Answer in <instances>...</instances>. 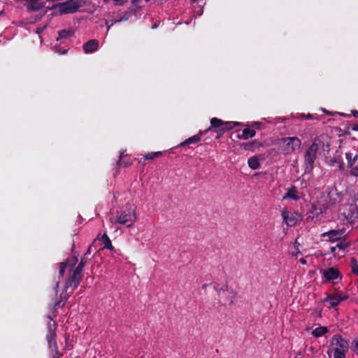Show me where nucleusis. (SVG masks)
I'll list each match as a JSON object with an SVG mask.
<instances>
[{
  "label": "nucleus",
  "instance_id": "obj_1",
  "mask_svg": "<svg viewBox=\"0 0 358 358\" xmlns=\"http://www.w3.org/2000/svg\"><path fill=\"white\" fill-rule=\"evenodd\" d=\"M278 149L284 155H289L301 148V141L296 136L278 139Z\"/></svg>",
  "mask_w": 358,
  "mask_h": 358
},
{
  "label": "nucleus",
  "instance_id": "obj_2",
  "mask_svg": "<svg viewBox=\"0 0 358 358\" xmlns=\"http://www.w3.org/2000/svg\"><path fill=\"white\" fill-rule=\"evenodd\" d=\"M332 196H320L315 201L311 204V208L308 211L307 219L313 221L315 219H318L320 216L325 213L329 208L327 204V199L329 198L331 201Z\"/></svg>",
  "mask_w": 358,
  "mask_h": 358
},
{
  "label": "nucleus",
  "instance_id": "obj_3",
  "mask_svg": "<svg viewBox=\"0 0 358 358\" xmlns=\"http://www.w3.org/2000/svg\"><path fill=\"white\" fill-rule=\"evenodd\" d=\"M320 139L316 138L313 140L312 144L306 150L304 154V167L305 172H311L314 167L315 160L317 157V153L319 149Z\"/></svg>",
  "mask_w": 358,
  "mask_h": 358
},
{
  "label": "nucleus",
  "instance_id": "obj_4",
  "mask_svg": "<svg viewBox=\"0 0 358 358\" xmlns=\"http://www.w3.org/2000/svg\"><path fill=\"white\" fill-rule=\"evenodd\" d=\"M80 6V3L78 0H69L57 5L55 9L62 15L75 13Z\"/></svg>",
  "mask_w": 358,
  "mask_h": 358
},
{
  "label": "nucleus",
  "instance_id": "obj_5",
  "mask_svg": "<svg viewBox=\"0 0 358 358\" xmlns=\"http://www.w3.org/2000/svg\"><path fill=\"white\" fill-rule=\"evenodd\" d=\"M136 220L135 213L132 210L123 211L112 220L114 223L127 224L128 227H131Z\"/></svg>",
  "mask_w": 358,
  "mask_h": 358
},
{
  "label": "nucleus",
  "instance_id": "obj_6",
  "mask_svg": "<svg viewBox=\"0 0 358 358\" xmlns=\"http://www.w3.org/2000/svg\"><path fill=\"white\" fill-rule=\"evenodd\" d=\"M345 233V229H337V230H330L327 232L323 233L322 236L326 238V241L330 242H335L339 241L342 236Z\"/></svg>",
  "mask_w": 358,
  "mask_h": 358
},
{
  "label": "nucleus",
  "instance_id": "obj_7",
  "mask_svg": "<svg viewBox=\"0 0 358 358\" xmlns=\"http://www.w3.org/2000/svg\"><path fill=\"white\" fill-rule=\"evenodd\" d=\"M331 344L335 346L334 349H338L339 351L347 352L348 350V342L340 336H334Z\"/></svg>",
  "mask_w": 358,
  "mask_h": 358
},
{
  "label": "nucleus",
  "instance_id": "obj_8",
  "mask_svg": "<svg viewBox=\"0 0 358 358\" xmlns=\"http://www.w3.org/2000/svg\"><path fill=\"white\" fill-rule=\"evenodd\" d=\"M282 217L283 219V222L289 227L294 226L298 220L297 213H292L289 212L286 208L283 209L282 211Z\"/></svg>",
  "mask_w": 358,
  "mask_h": 358
},
{
  "label": "nucleus",
  "instance_id": "obj_9",
  "mask_svg": "<svg viewBox=\"0 0 358 358\" xmlns=\"http://www.w3.org/2000/svg\"><path fill=\"white\" fill-rule=\"evenodd\" d=\"M219 295L221 299L223 300L224 305H231L233 303L236 296V293L233 291L228 289H221L219 291Z\"/></svg>",
  "mask_w": 358,
  "mask_h": 358
},
{
  "label": "nucleus",
  "instance_id": "obj_10",
  "mask_svg": "<svg viewBox=\"0 0 358 358\" xmlns=\"http://www.w3.org/2000/svg\"><path fill=\"white\" fill-rule=\"evenodd\" d=\"M320 272L326 281L333 280L338 278H341L339 271L334 267H331L326 270H321Z\"/></svg>",
  "mask_w": 358,
  "mask_h": 358
},
{
  "label": "nucleus",
  "instance_id": "obj_11",
  "mask_svg": "<svg viewBox=\"0 0 358 358\" xmlns=\"http://www.w3.org/2000/svg\"><path fill=\"white\" fill-rule=\"evenodd\" d=\"M81 278L82 272L75 269L66 284V288L67 289L69 287H73V289H75L79 285Z\"/></svg>",
  "mask_w": 358,
  "mask_h": 358
},
{
  "label": "nucleus",
  "instance_id": "obj_12",
  "mask_svg": "<svg viewBox=\"0 0 358 358\" xmlns=\"http://www.w3.org/2000/svg\"><path fill=\"white\" fill-rule=\"evenodd\" d=\"M49 329H50V331H49L48 334L47 335V339H48L49 348L55 352V354L54 355V357H55V355H58L59 353H58L57 343L55 341V334L52 330V324L50 323L49 324Z\"/></svg>",
  "mask_w": 358,
  "mask_h": 358
},
{
  "label": "nucleus",
  "instance_id": "obj_13",
  "mask_svg": "<svg viewBox=\"0 0 358 358\" xmlns=\"http://www.w3.org/2000/svg\"><path fill=\"white\" fill-rule=\"evenodd\" d=\"M99 41L96 39L90 40L83 45L85 53L90 54L95 52L98 49Z\"/></svg>",
  "mask_w": 358,
  "mask_h": 358
},
{
  "label": "nucleus",
  "instance_id": "obj_14",
  "mask_svg": "<svg viewBox=\"0 0 358 358\" xmlns=\"http://www.w3.org/2000/svg\"><path fill=\"white\" fill-rule=\"evenodd\" d=\"M347 298V295L342 296L338 293H336L332 296H328L327 298L325 299V301H329L332 307H336L341 301L346 299Z\"/></svg>",
  "mask_w": 358,
  "mask_h": 358
},
{
  "label": "nucleus",
  "instance_id": "obj_15",
  "mask_svg": "<svg viewBox=\"0 0 358 358\" xmlns=\"http://www.w3.org/2000/svg\"><path fill=\"white\" fill-rule=\"evenodd\" d=\"M292 199L294 201H298L300 199V196H299L298 191L296 190L295 187H292V188L289 189L285 194V195L283 196L282 199Z\"/></svg>",
  "mask_w": 358,
  "mask_h": 358
},
{
  "label": "nucleus",
  "instance_id": "obj_16",
  "mask_svg": "<svg viewBox=\"0 0 358 358\" xmlns=\"http://www.w3.org/2000/svg\"><path fill=\"white\" fill-rule=\"evenodd\" d=\"M210 124H211L212 127H216V128L220 127V126L224 125V127L223 128V129H229L232 128V127H231V126L228 127V125L231 124V123H229V122L224 123L221 120L217 119L216 117H213L211 119Z\"/></svg>",
  "mask_w": 358,
  "mask_h": 358
},
{
  "label": "nucleus",
  "instance_id": "obj_17",
  "mask_svg": "<svg viewBox=\"0 0 358 358\" xmlns=\"http://www.w3.org/2000/svg\"><path fill=\"white\" fill-rule=\"evenodd\" d=\"M74 34V31L73 29H63V30H61L59 32V36L57 38V41H62V40H66L68 38L72 36Z\"/></svg>",
  "mask_w": 358,
  "mask_h": 358
},
{
  "label": "nucleus",
  "instance_id": "obj_18",
  "mask_svg": "<svg viewBox=\"0 0 358 358\" xmlns=\"http://www.w3.org/2000/svg\"><path fill=\"white\" fill-rule=\"evenodd\" d=\"M328 331V329L325 327H319L315 328L312 331V335L315 338H319L322 336L324 334H325Z\"/></svg>",
  "mask_w": 358,
  "mask_h": 358
},
{
  "label": "nucleus",
  "instance_id": "obj_19",
  "mask_svg": "<svg viewBox=\"0 0 358 358\" xmlns=\"http://www.w3.org/2000/svg\"><path fill=\"white\" fill-rule=\"evenodd\" d=\"M248 166L252 169H257L260 166L259 159L256 156L250 157L248 160Z\"/></svg>",
  "mask_w": 358,
  "mask_h": 358
},
{
  "label": "nucleus",
  "instance_id": "obj_20",
  "mask_svg": "<svg viewBox=\"0 0 358 358\" xmlns=\"http://www.w3.org/2000/svg\"><path fill=\"white\" fill-rule=\"evenodd\" d=\"M200 140H201L200 134L194 135V136L186 139L182 143H181L180 146H185L188 144L195 143L199 142Z\"/></svg>",
  "mask_w": 358,
  "mask_h": 358
},
{
  "label": "nucleus",
  "instance_id": "obj_21",
  "mask_svg": "<svg viewBox=\"0 0 358 358\" xmlns=\"http://www.w3.org/2000/svg\"><path fill=\"white\" fill-rule=\"evenodd\" d=\"M255 131L250 128H245L242 131V138L243 139H248L252 138L255 135Z\"/></svg>",
  "mask_w": 358,
  "mask_h": 358
},
{
  "label": "nucleus",
  "instance_id": "obj_22",
  "mask_svg": "<svg viewBox=\"0 0 358 358\" xmlns=\"http://www.w3.org/2000/svg\"><path fill=\"white\" fill-rule=\"evenodd\" d=\"M345 157L348 161V165L350 167H354L353 165L356 162L358 155H355V157H352V154L350 152L345 153Z\"/></svg>",
  "mask_w": 358,
  "mask_h": 358
},
{
  "label": "nucleus",
  "instance_id": "obj_23",
  "mask_svg": "<svg viewBox=\"0 0 358 358\" xmlns=\"http://www.w3.org/2000/svg\"><path fill=\"white\" fill-rule=\"evenodd\" d=\"M101 241H103V243L104 244V248L109 249L110 250H113V247L112 245L111 241L106 234H103V236L101 237Z\"/></svg>",
  "mask_w": 358,
  "mask_h": 358
},
{
  "label": "nucleus",
  "instance_id": "obj_24",
  "mask_svg": "<svg viewBox=\"0 0 358 358\" xmlns=\"http://www.w3.org/2000/svg\"><path fill=\"white\" fill-rule=\"evenodd\" d=\"M321 196H332L331 201H330L329 198L327 199V204H328L329 206H331V205L335 204L338 201V196H337V194L336 193L331 192V193H329L328 194H322Z\"/></svg>",
  "mask_w": 358,
  "mask_h": 358
},
{
  "label": "nucleus",
  "instance_id": "obj_25",
  "mask_svg": "<svg viewBox=\"0 0 358 358\" xmlns=\"http://www.w3.org/2000/svg\"><path fill=\"white\" fill-rule=\"evenodd\" d=\"M91 248V246H90L87 252L85 254V256H86L87 254L90 253V250ZM87 262V259L85 257H83L80 260V264H78V266L76 267V270H78V271H80V272H83V268Z\"/></svg>",
  "mask_w": 358,
  "mask_h": 358
},
{
  "label": "nucleus",
  "instance_id": "obj_26",
  "mask_svg": "<svg viewBox=\"0 0 358 358\" xmlns=\"http://www.w3.org/2000/svg\"><path fill=\"white\" fill-rule=\"evenodd\" d=\"M352 271L354 274L358 275V264L355 258L351 259Z\"/></svg>",
  "mask_w": 358,
  "mask_h": 358
},
{
  "label": "nucleus",
  "instance_id": "obj_27",
  "mask_svg": "<svg viewBox=\"0 0 358 358\" xmlns=\"http://www.w3.org/2000/svg\"><path fill=\"white\" fill-rule=\"evenodd\" d=\"M347 352H342L338 349H334V358H345Z\"/></svg>",
  "mask_w": 358,
  "mask_h": 358
},
{
  "label": "nucleus",
  "instance_id": "obj_28",
  "mask_svg": "<svg viewBox=\"0 0 358 358\" xmlns=\"http://www.w3.org/2000/svg\"><path fill=\"white\" fill-rule=\"evenodd\" d=\"M161 155H162L161 152H155L148 153L145 156V159H154L155 157H157L160 156Z\"/></svg>",
  "mask_w": 358,
  "mask_h": 358
},
{
  "label": "nucleus",
  "instance_id": "obj_29",
  "mask_svg": "<svg viewBox=\"0 0 358 358\" xmlns=\"http://www.w3.org/2000/svg\"><path fill=\"white\" fill-rule=\"evenodd\" d=\"M349 245V243L345 242V241H340L337 245L336 247L339 248L340 250H344Z\"/></svg>",
  "mask_w": 358,
  "mask_h": 358
},
{
  "label": "nucleus",
  "instance_id": "obj_30",
  "mask_svg": "<svg viewBox=\"0 0 358 358\" xmlns=\"http://www.w3.org/2000/svg\"><path fill=\"white\" fill-rule=\"evenodd\" d=\"M66 268V263L62 262L59 264V275L62 277Z\"/></svg>",
  "mask_w": 358,
  "mask_h": 358
},
{
  "label": "nucleus",
  "instance_id": "obj_31",
  "mask_svg": "<svg viewBox=\"0 0 358 358\" xmlns=\"http://www.w3.org/2000/svg\"><path fill=\"white\" fill-rule=\"evenodd\" d=\"M350 174L353 176L358 177V165L351 169Z\"/></svg>",
  "mask_w": 358,
  "mask_h": 358
},
{
  "label": "nucleus",
  "instance_id": "obj_32",
  "mask_svg": "<svg viewBox=\"0 0 358 358\" xmlns=\"http://www.w3.org/2000/svg\"><path fill=\"white\" fill-rule=\"evenodd\" d=\"M114 1H115L116 4L117 5H122L123 3H124L127 0H113Z\"/></svg>",
  "mask_w": 358,
  "mask_h": 358
},
{
  "label": "nucleus",
  "instance_id": "obj_33",
  "mask_svg": "<svg viewBox=\"0 0 358 358\" xmlns=\"http://www.w3.org/2000/svg\"><path fill=\"white\" fill-rule=\"evenodd\" d=\"M44 29V27H38L37 28V30H36V33L37 34H40L41 32H42Z\"/></svg>",
  "mask_w": 358,
  "mask_h": 358
},
{
  "label": "nucleus",
  "instance_id": "obj_34",
  "mask_svg": "<svg viewBox=\"0 0 358 358\" xmlns=\"http://www.w3.org/2000/svg\"><path fill=\"white\" fill-rule=\"evenodd\" d=\"M336 248H337L336 245V246H332V247L331 248V252L332 253L335 252V251H336Z\"/></svg>",
  "mask_w": 358,
  "mask_h": 358
},
{
  "label": "nucleus",
  "instance_id": "obj_35",
  "mask_svg": "<svg viewBox=\"0 0 358 358\" xmlns=\"http://www.w3.org/2000/svg\"><path fill=\"white\" fill-rule=\"evenodd\" d=\"M354 343H355V347L357 348V350L358 352V338L354 341Z\"/></svg>",
  "mask_w": 358,
  "mask_h": 358
},
{
  "label": "nucleus",
  "instance_id": "obj_36",
  "mask_svg": "<svg viewBox=\"0 0 358 358\" xmlns=\"http://www.w3.org/2000/svg\"><path fill=\"white\" fill-rule=\"evenodd\" d=\"M300 262L302 264H306V260L303 258H301L300 259Z\"/></svg>",
  "mask_w": 358,
  "mask_h": 358
},
{
  "label": "nucleus",
  "instance_id": "obj_37",
  "mask_svg": "<svg viewBox=\"0 0 358 358\" xmlns=\"http://www.w3.org/2000/svg\"><path fill=\"white\" fill-rule=\"evenodd\" d=\"M56 52H59V54L64 55L66 52V50H64L62 52H59L58 50H56Z\"/></svg>",
  "mask_w": 358,
  "mask_h": 358
},
{
  "label": "nucleus",
  "instance_id": "obj_38",
  "mask_svg": "<svg viewBox=\"0 0 358 358\" xmlns=\"http://www.w3.org/2000/svg\"><path fill=\"white\" fill-rule=\"evenodd\" d=\"M106 24L107 25V31H108V30L110 29V25H108V22L106 21Z\"/></svg>",
  "mask_w": 358,
  "mask_h": 358
},
{
  "label": "nucleus",
  "instance_id": "obj_39",
  "mask_svg": "<svg viewBox=\"0 0 358 358\" xmlns=\"http://www.w3.org/2000/svg\"><path fill=\"white\" fill-rule=\"evenodd\" d=\"M355 210H358V209H357V208H355H355H353L351 216H352V215L355 213Z\"/></svg>",
  "mask_w": 358,
  "mask_h": 358
},
{
  "label": "nucleus",
  "instance_id": "obj_40",
  "mask_svg": "<svg viewBox=\"0 0 358 358\" xmlns=\"http://www.w3.org/2000/svg\"><path fill=\"white\" fill-rule=\"evenodd\" d=\"M58 287H59V282H57L56 284V288H58Z\"/></svg>",
  "mask_w": 358,
  "mask_h": 358
},
{
  "label": "nucleus",
  "instance_id": "obj_41",
  "mask_svg": "<svg viewBox=\"0 0 358 358\" xmlns=\"http://www.w3.org/2000/svg\"><path fill=\"white\" fill-rule=\"evenodd\" d=\"M110 0H103L105 3H108Z\"/></svg>",
  "mask_w": 358,
  "mask_h": 358
},
{
  "label": "nucleus",
  "instance_id": "obj_42",
  "mask_svg": "<svg viewBox=\"0 0 358 358\" xmlns=\"http://www.w3.org/2000/svg\"><path fill=\"white\" fill-rule=\"evenodd\" d=\"M52 327H54V329H55V322H53Z\"/></svg>",
  "mask_w": 358,
  "mask_h": 358
},
{
  "label": "nucleus",
  "instance_id": "obj_43",
  "mask_svg": "<svg viewBox=\"0 0 358 358\" xmlns=\"http://www.w3.org/2000/svg\"><path fill=\"white\" fill-rule=\"evenodd\" d=\"M120 160H119V162H117V165L120 166Z\"/></svg>",
  "mask_w": 358,
  "mask_h": 358
},
{
  "label": "nucleus",
  "instance_id": "obj_44",
  "mask_svg": "<svg viewBox=\"0 0 358 358\" xmlns=\"http://www.w3.org/2000/svg\"><path fill=\"white\" fill-rule=\"evenodd\" d=\"M122 155H123V153H121L120 157L122 158Z\"/></svg>",
  "mask_w": 358,
  "mask_h": 358
},
{
  "label": "nucleus",
  "instance_id": "obj_45",
  "mask_svg": "<svg viewBox=\"0 0 358 358\" xmlns=\"http://www.w3.org/2000/svg\"><path fill=\"white\" fill-rule=\"evenodd\" d=\"M232 124H234V125H235V124H238V123H237V122H232Z\"/></svg>",
  "mask_w": 358,
  "mask_h": 358
},
{
  "label": "nucleus",
  "instance_id": "obj_46",
  "mask_svg": "<svg viewBox=\"0 0 358 358\" xmlns=\"http://www.w3.org/2000/svg\"><path fill=\"white\" fill-rule=\"evenodd\" d=\"M302 184H304V187H305V186H306V182H302Z\"/></svg>",
  "mask_w": 358,
  "mask_h": 358
},
{
  "label": "nucleus",
  "instance_id": "obj_47",
  "mask_svg": "<svg viewBox=\"0 0 358 358\" xmlns=\"http://www.w3.org/2000/svg\"><path fill=\"white\" fill-rule=\"evenodd\" d=\"M296 243H297L296 242H294V247H296Z\"/></svg>",
  "mask_w": 358,
  "mask_h": 358
},
{
  "label": "nucleus",
  "instance_id": "obj_48",
  "mask_svg": "<svg viewBox=\"0 0 358 358\" xmlns=\"http://www.w3.org/2000/svg\"><path fill=\"white\" fill-rule=\"evenodd\" d=\"M357 113H358V112H357Z\"/></svg>",
  "mask_w": 358,
  "mask_h": 358
}]
</instances>
